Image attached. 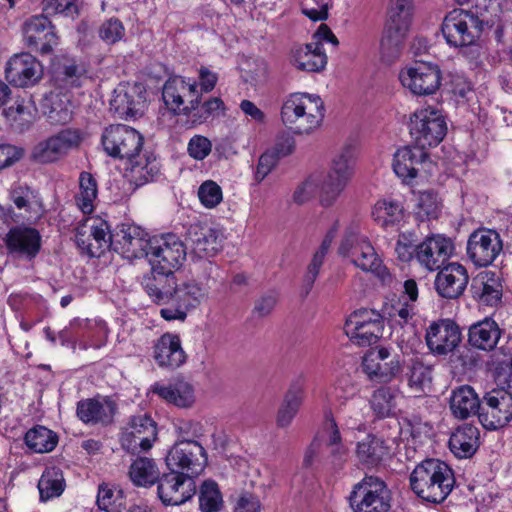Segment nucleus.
<instances>
[{
	"label": "nucleus",
	"instance_id": "dca6fc26",
	"mask_svg": "<svg viewBox=\"0 0 512 512\" xmlns=\"http://www.w3.org/2000/svg\"><path fill=\"white\" fill-rule=\"evenodd\" d=\"M512 420V396L501 389H492L482 398L479 422L487 430H497Z\"/></svg>",
	"mask_w": 512,
	"mask_h": 512
},
{
	"label": "nucleus",
	"instance_id": "a18cd8bd",
	"mask_svg": "<svg viewBox=\"0 0 512 512\" xmlns=\"http://www.w3.org/2000/svg\"><path fill=\"white\" fill-rule=\"evenodd\" d=\"M372 217L379 226L388 229L403 220L404 209L398 201L383 199L374 205Z\"/></svg>",
	"mask_w": 512,
	"mask_h": 512
},
{
	"label": "nucleus",
	"instance_id": "9d476101",
	"mask_svg": "<svg viewBox=\"0 0 512 512\" xmlns=\"http://www.w3.org/2000/svg\"><path fill=\"white\" fill-rule=\"evenodd\" d=\"M157 439V424L147 413L132 415L120 434L121 447L131 454L148 451Z\"/></svg>",
	"mask_w": 512,
	"mask_h": 512
},
{
	"label": "nucleus",
	"instance_id": "58836bf2",
	"mask_svg": "<svg viewBox=\"0 0 512 512\" xmlns=\"http://www.w3.org/2000/svg\"><path fill=\"white\" fill-rule=\"evenodd\" d=\"M150 391L162 400L180 408L190 407L194 402L192 386L185 381L170 384L154 383Z\"/></svg>",
	"mask_w": 512,
	"mask_h": 512
},
{
	"label": "nucleus",
	"instance_id": "e2e57ef3",
	"mask_svg": "<svg viewBox=\"0 0 512 512\" xmlns=\"http://www.w3.org/2000/svg\"><path fill=\"white\" fill-rule=\"evenodd\" d=\"M479 40L480 39H475L474 41L466 42L464 45L456 47L460 49L461 56L474 68H478L483 64L485 55L484 47Z\"/></svg>",
	"mask_w": 512,
	"mask_h": 512
},
{
	"label": "nucleus",
	"instance_id": "2f4dec72",
	"mask_svg": "<svg viewBox=\"0 0 512 512\" xmlns=\"http://www.w3.org/2000/svg\"><path fill=\"white\" fill-rule=\"evenodd\" d=\"M87 69L83 62L74 58L62 57L53 65L52 78L59 90H68L82 85Z\"/></svg>",
	"mask_w": 512,
	"mask_h": 512
},
{
	"label": "nucleus",
	"instance_id": "bf43d9fd",
	"mask_svg": "<svg viewBox=\"0 0 512 512\" xmlns=\"http://www.w3.org/2000/svg\"><path fill=\"white\" fill-rule=\"evenodd\" d=\"M10 200L19 210L31 212L34 206L39 205L36 193L28 186H17L10 191Z\"/></svg>",
	"mask_w": 512,
	"mask_h": 512
},
{
	"label": "nucleus",
	"instance_id": "cd10ccee",
	"mask_svg": "<svg viewBox=\"0 0 512 512\" xmlns=\"http://www.w3.org/2000/svg\"><path fill=\"white\" fill-rule=\"evenodd\" d=\"M469 281L466 268L459 263H449L436 275L434 285L438 295L446 299L460 297Z\"/></svg>",
	"mask_w": 512,
	"mask_h": 512
},
{
	"label": "nucleus",
	"instance_id": "864d4df0",
	"mask_svg": "<svg viewBox=\"0 0 512 512\" xmlns=\"http://www.w3.org/2000/svg\"><path fill=\"white\" fill-rule=\"evenodd\" d=\"M79 187L77 204L83 213H91L98 194L97 181L91 173L84 171L80 173Z\"/></svg>",
	"mask_w": 512,
	"mask_h": 512
},
{
	"label": "nucleus",
	"instance_id": "f704fd0d",
	"mask_svg": "<svg viewBox=\"0 0 512 512\" xmlns=\"http://www.w3.org/2000/svg\"><path fill=\"white\" fill-rule=\"evenodd\" d=\"M131 181L137 186H143L156 180L160 175L161 165L152 151L143 149L136 159L129 162Z\"/></svg>",
	"mask_w": 512,
	"mask_h": 512
},
{
	"label": "nucleus",
	"instance_id": "6e6d98bb",
	"mask_svg": "<svg viewBox=\"0 0 512 512\" xmlns=\"http://www.w3.org/2000/svg\"><path fill=\"white\" fill-rule=\"evenodd\" d=\"M222 505V496L218 484L213 480H206L200 487L199 506L203 512H216Z\"/></svg>",
	"mask_w": 512,
	"mask_h": 512
},
{
	"label": "nucleus",
	"instance_id": "e433bc0d",
	"mask_svg": "<svg viewBox=\"0 0 512 512\" xmlns=\"http://www.w3.org/2000/svg\"><path fill=\"white\" fill-rule=\"evenodd\" d=\"M350 260L362 271L371 272L382 280H385V278L389 276L382 260L367 239H362L359 242L358 246L353 250V255L350 257Z\"/></svg>",
	"mask_w": 512,
	"mask_h": 512
},
{
	"label": "nucleus",
	"instance_id": "f8f14e48",
	"mask_svg": "<svg viewBox=\"0 0 512 512\" xmlns=\"http://www.w3.org/2000/svg\"><path fill=\"white\" fill-rule=\"evenodd\" d=\"M402 85L417 96L434 94L441 86L442 73L437 64L415 61L399 74Z\"/></svg>",
	"mask_w": 512,
	"mask_h": 512
},
{
	"label": "nucleus",
	"instance_id": "412c9836",
	"mask_svg": "<svg viewBox=\"0 0 512 512\" xmlns=\"http://www.w3.org/2000/svg\"><path fill=\"white\" fill-rule=\"evenodd\" d=\"M429 153L417 145L403 146L394 153L393 170L403 182L411 183L421 172L430 170Z\"/></svg>",
	"mask_w": 512,
	"mask_h": 512
},
{
	"label": "nucleus",
	"instance_id": "aec40b11",
	"mask_svg": "<svg viewBox=\"0 0 512 512\" xmlns=\"http://www.w3.org/2000/svg\"><path fill=\"white\" fill-rule=\"evenodd\" d=\"M27 46L41 55L53 52L59 43L56 28L45 15H35L27 19L23 27Z\"/></svg>",
	"mask_w": 512,
	"mask_h": 512
},
{
	"label": "nucleus",
	"instance_id": "4be33fe9",
	"mask_svg": "<svg viewBox=\"0 0 512 512\" xmlns=\"http://www.w3.org/2000/svg\"><path fill=\"white\" fill-rule=\"evenodd\" d=\"M8 254L13 258L32 261L41 250V235L36 228L16 225L10 228L4 238Z\"/></svg>",
	"mask_w": 512,
	"mask_h": 512
},
{
	"label": "nucleus",
	"instance_id": "72a5a7b5",
	"mask_svg": "<svg viewBox=\"0 0 512 512\" xmlns=\"http://www.w3.org/2000/svg\"><path fill=\"white\" fill-rule=\"evenodd\" d=\"M450 410L452 415L460 420L467 419L481 412L480 400L475 390L469 385H462L452 391L450 397Z\"/></svg>",
	"mask_w": 512,
	"mask_h": 512
},
{
	"label": "nucleus",
	"instance_id": "4c0bfd02",
	"mask_svg": "<svg viewBox=\"0 0 512 512\" xmlns=\"http://www.w3.org/2000/svg\"><path fill=\"white\" fill-rule=\"evenodd\" d=\"M480 432L476 426L464 424L452 433L449 448L458 458L473 456L479 447Z\"/></svg>",
	"mask_w": 512,
	"mask_h": 512
},
{
	"label": "nucleus",
	"instance_id": "a19ab883",
	"mask_svg": "<svg viewBox=\"0 0 512 512\" xmlns=\"http://www.w3.org/2000/svg\"><path fill=\"white\" fill-rule=\"evenodd\" d=\"M141 96L136 87L130 90L117 89L110 100V111L122 119L134 118L140 114Z\"/></svg>",
	"mask_w": 512,
	"mask_h": 512
},
{
	"label": "nucleus",
	"instance_id": "c756f323",
	"mask_svg": "<svg viewBox=\"0 0 512 512\" xmlns=\"http://www.w3.org/2000/svg\"><path fill=\"white\" fill-rule=\"evenodd\" d=\"M43 114L52 125H65L73 119L74 104L72 95L55 89L46 94L42 100Z\"/></svg>",
	"mask_w": 512,
	"mask_h": 512
},
{
	"label": "nucleus",
	"instance_id": "f03ea898",
	"mask_svg": "<svg viewBox=\"0 0 512 512\" xmlns=\"http://www.w3.org/2000/svg\"><path fill=\"white\" fill-rule=\"evenodd\" d=\"M455 485L453 470L443 461L426 459L410 475V486L424 501L439 504L452 492Z\"/></svg>",
	"mask_w": 512,
	"mask_h": 512
},
{
	"label": "nucleus",
	"instance_id": "7ed1b4c3",
	"mask_svg": "<svg viewBox=\"0 0 512 512\" xmlns=\"http://www.w3.org/2000/svg\"><path fill=\"white\" fill-rule=\"evenodd\" d=\"M324 102L320 96L292 93L281 108L282 122L296 134H309L320 126L324 118Z\"/></svg>",
	"mask_w": 512,
	"mask_h": 512
},
{
	"label": "nucleus",
	"instance_id": "774afa93",
	"mask_svg": "<svg viewBox=\"0 0 512 512\" xmlns=\"http://www.w3.org/2000/svg\"><path fill=\"white\" fill-rule=\"evenodd\" d=\"M224 103L218 97H213L201 104L199 102L198 108L193 110V117L197 118L200 122H204L212 116L218 114L223 109Z\"/></svg>",
	"mask_w": 512,
	"mask_h": 512
},
{
	"label": "nucleus",
	"instance_id": "2eb2a0df",
	"mask_svg": "<svg viewBox=\"0 0 512 512\" xmlns=\"http://www.w3.org/2000/svg\"><path fill=\"white\" fill-rule=\"evenodd\" d=\"M187 256V247L175 234L152 237L148 260L151 267L175 272Z\"/></svg>",
	"mask_w": 512,
	"mask_h": 512
},
{
	"label": "nucleus",
	"instance_id": "c85d7f7f",
	"mask_svg": "<svg viewBox=\"0 0 512 512\" xmlns=\"http://www.w3.org/2000/svg\"><path fill=\"white\" fill-rule=\"evenodd\" d=\"M471 293L480 305L497 307L502 302V280L495 272H481L472 281Z\"/></svg>",
	"mask_w": 512,
	"mask_h": 512
},
{
	"label": "nucleus",
	"instance_id": "37998d69",
	"mask_svg": "<svg viewBox=\"0 0 512 512\" xmlns=\"http://www.w3.org/2000/svg\"><path fill=\"white\" fill-rule=\"evenodd\" d=\"M129 476L136 486L149 487L158 483L160 476L155 461L147 457H138L130 466Z\"/></svg>",
	"mask_w": 512,
	"mask_h": 512
},
{
	"label": "nucleus",
	"instance_id": "09e8293b",
	"mask_svg": "<svg viewBox=\"0 0 512 512\" xmlns=\"http://www.w3.org/2000/svg\"><path fill=\"white\" fill-rule=\"evenodd\" d=\"M407 35L397 31V29L392 30L384 27L380 42V55L383 62L391 64L400 57Z\"/></svg>",
	"mask_w": 512,
	"mask_h": 512
},
{
	"label": "nucleus",
	"instance_id": "39448f33",
	"mask_svg": "<svg viewBox=\"0 0 512 512\" xmlns=\"http://www.w3.org/2000/svg\"><path fill=\"white\" fill-rule=\"evenodd\" d=\"M409 131L413 144L426 150L442 142L447 133V123L440 110L427 107L413 113Z\"/></svg>",
	"mask_w": 512,
	"mask_h": 512
},
{
	"label": "nucleus",
	"instance_id": "7c9ffc66",
	"mask_svg": "<svg viewBox=\"0 0 512 512\" xmlns=\"http://www.w3.org/2000/svg\"><path fill=\"white\" fill-rule=\"evenodd\" d=\"M154 360L163 368L176 369L187 360L179 335L164 333L154 344Z\"/></svg>",
	"mask_w": 512,
	"mask_h": 512
},
{
	"label": "nucleus",
	"instance_id": "0eeeda50",
	"mask_svg": "<svg viewBox=\"0 0 512 512\" xmlns=\"http://www.w3.org/2000/svg\"><path fill=\"white\" fill-rule=\"evenodd\" d=\"M105 152L119 159H136L143 150L144 137L136 129L123 124L110 125L101 137Z\"/></svg>",
	"mask_w": 512,
	"mask_h": 512
},
{
	"label": "nucleus",
	"instance_id": "473e14b6",
	"mask_svg": "<svg viewBox=\"0 0 512 512\" xmlns=\"http://www.w3.org/2000/svg\"><path fill=\"white\" fill-rule=\"evenodd\" d=\"M502 329L490 317L478 321L469 327L468 343L473 348L490 352L494 350L501 338Z\"/></svg>",
	"mask_w": 512,
	"mask_h": 512
},
{
	"label": "nucleus",
	"instance_id": "13d9d810",
	"mask_svg": "<svg viewBox=\"0 0 512 512\" xmlns=\"http://www.w3.org/2000/svg\"><path fill=\"white\" fill-rule=\"evenodd\" d=\"M395 392L391 387H381L373 393L371 408L378 417L384 418L392 414L396 405Z\"/></svg>",
	"mask_w": 512,
	"mask_h": 512
},
{
	"label": "nucleus",
	"instance_id": "680f3d73",
	"mask_svg": "<svg viewBox=\"0 0 512 512\" xmlns=\"http://www.w3.org/2000/svg\"><path fill=\"white\" fill-rule=\"evenodd\" d=\"M400 371L401 364L398 356L379 363V369L373 367L372 370H364L370 379H379L384 382L395 377Z\"/></svg>",
	"mask_w": 512,
	"mask_h": 512
},
{
	"label": "nucleus",
	"instance_id": "ddd939ff",
	"mask_svg": "<svg viewBox=\"0 0 512 512\" xmlns=\"http://www.w3.org/2000/svg\"><path fill=\"white\" fill-rule=\"evenodd\" d=\"M165 460L169 469L195 477L203 471L207 463V455L199 442L184 439L171 447Z\"/></svg>",
	"mask_w": 512,
	"mask_h": 512
},
{
	"label": "nucleus",
	"instance_id": "6e6552de",
	"mask_svg": "<svg viewBox=\"0 0 512 512\" xmlns=\"http://www.w3.org/2000/svg\"><path fill=\"white\" fill-rule=\"evenodd\" d=\"M353 154L347 147L337 155L332 162V167L320 183V203L324 207L332 206L346 187L352 176Z\"/></svg>",
	"mask_w": 512,
	"mask_h": 512
},
{
	"label": "nucleus",
	"instance_id": "5701e85b",
	"mask_svg": "<svg viewBox=\"0 0 512 512\" xmlns=\"http://www.w3.org/2000/svg\"><path fill=\"white\" fill-rule=\"evenodd\" d=\"M117 412L118 403L112 396L97 395L82 399L78 401L76 407V415L83 423L104 427L114 423Z\"/></svg>",
	"mask_w": 512,
	"mask_h": 512
},
{
	"label": "nucleus",
	"instance_id": "603ef678",
	"mask_svg": "<svg viewBox=\"0 0 512 512\" xmlns=\"http://www.w3.org/2000/svg\"><path fill=\"white\" fill-rule=\"evenodd\" d=\"M413 16V6L391 1L385 28L408 34Z\"/></svg>",
	"mask_w": 512,
	"mask_h": 512
},
{
	"label": "nucleus",
	"instance_id": "b1692460",
	"mask_svg": "<svg viewBox=\"0 0 512 512\" xmlns=\"http://www.w3.org/2000/svg\"><path fill=\"white\" fill-rule=\"evenodd\" d=\"M43 77V66L30 53L14 55L5 68L6 80L16 87H29L38 83Z\"/></svg>",
	"mask_w": 512,
	"mask_h": 512
},
{
	"label": "nucleus",
	"instance_id": "0e129e2a",
	"mask_svg": "<svg viewBox=\"0 0 512 512\" xmlns=\"http://www.w3.org/2000/svg\"><path fill=\"white\" fill-rule=\"evenodd\" d=\"M100 38L108 44H114L124 36V27L118 19H109L99 29Z\"/></svg>",
	"mask_w": 512,
	"mask_h": 512
},
{
	"label": "nucleus",
	"instance_id": "338daca9",
	"mask_svg": "<svg viewBox=\"0 0 512 512\" xmlns=\"http://www.w3.org/2000/svg\"><path fill=\"white\" fill-rule=\"evenodd\" d=\"M211 149V141L202 135L193 136L187 148L189 155L195 160L205 159L210 154Z\"/></svg>",
	"mask_w": 512,
	"mask_h": 512
},
{
	"label": "nucleus",
	"instance_id": "052dcab7",
	"mask_svg": "<svg viewBox=\"0 0 512 512\" xmlns=\"http://www.w3.org/2000/svg\"><path fill=\"white\" fill-rule=\"evenodd\" d=\"M198 198L206 208H214L223 199L222 189L212 180L204 181L198 188Z\"/></svg>",
	"mask_w": 512,
	"mask_h": 512
},
{
	"label": "nucleus",
	"instance_id": "6ab92c4d",
	"mask_svg": "<svg viewBox=\"0 0 512 512\" xmlns=\"http://www.w3.org/2000/svg\"><path fill=\"white\" fill-rule=\"evenodd\" d=\"M503 248L499 233L492 229L479 228L473 231L467 241V256L478 267L491 265Z\"/></svg>",
	"mask_w": 512,
	"mask_h": 512
},
{
	"label": "nucleus",
	"instance_id": "5fc2aeb1",
	"mask_svg": "<svg viewBox=\"0 0 512 512\" xmlns=\"http://www.w3.org/2000/svg\"><path fill=\"white\" fill-rule=\"evenodd\" d=\"M302 392L299 388L290 389L279 408L277 414V426L281 428L288 427L302 404Z\"/></svg>",
	"mask_w": 512,
	"mask_h": 512
},
{
	"label": "nucleus",
	"instance_id": "8fccbe9b",
	"mask_svg": "<svg viewBox=\"0 0 512 512\" xmlns=\"http://www.w3.org/2000/svg\"><path fill=\"white\" fill-rule=\"evenodd\" d=\"M421 238L422 235L416 229L400 232L395 245L397 259L403 263L416 259Z\"/></svg>",
	"mask_w": 512,
	"mask_h": 512
},
{
	"label": "nucleus",
	"instance_id": "f257e3e1",
	"mask_svg": "<svg viewBox=\"0 0 512 512\" xmlns=\"http://www.w3.org/2000/svg\"><path fill=\"white\" fill-rule=\"evenodd\" d=\"M141 285L153 303L163 306L160 316L167 321H184L199 306L201 289L193 283H179L175 272L151 267Z\"/></svg>",
	"mask_w": 512,
	"mask_h": 512
},
{
	"label": "nucleus",
	"instance_id": "ea45409f",
	"mask_svg": "<svg viewBox=\"0 0 512 512\" xmlns=\"http://www.w3.org/2000/svg\"><path fill=\"white\" fill-rule=\"evenodd\" d=\"M405 378L415 396H421L431 389L432 367L418 357L411 358L405 365Z\"/></svg>",
	"mask_w": 512,
	"mask_h": 512
},
{
	"label": "nucleus",
	"instance_id": "bb28decb",
	"mask_svg": "<svg viewBox=\"0 0 512 512\" xmlns=\"http://www.w3.org/2000/svg\"><path fill=\"white\" fill-rule=\"evenodd\" d=\"M186 241L191 248V253L198 258L213 257L222 249L221 233L207 225H190Z\"/></svg>",
	"mask_w": 512,
	"mask_h": 512
},
{
	"label": "nucleus",
	"instance_id": "1a4fd4ad",
	"mask_svg": "<svg viewBox=\"0 0 512 512\" xmlns=\"http://www.w3.org/2000/svg\"><path fill=\"white\" fill-rule=\"evenodd\" d=\"M383 316L374 309L360 308L350 314L345 322V332L359 346H370L382 337Z\"/></svg>",
	"mask_w": 512,
	"mask_h": 512
},
{
	"label": "nucleus",
	"instance_id": "3c124183",
	"mask_svg": "<svg viewBox=\"0 0 512 512\" xmlns=\"http://www.w3.org/2000/svg\"><path fill=\"white\" fill-rule=\"evenodd\" d=\"M38 489L42 501H47L62 494L64 490V478L60 469H46L42 474Z\"/></svg>",
	"mask_w": 512,
	"mask_h": 512
},
{
	"label": "nucleus",
	"instance_id": "c03bdc74",
	"mask_svg": "<svg viewBox=\"0 0 512 512\" xmlns=\"http://www.w3.org/2000/svg\"><path fill=\"white\" fill-rule=\"evenodd\" d=\"M1 114L5 119V123L17 133L28 130L35 119L32 113V106L25 104L24 101H17L8 108H4Z\"/></svg>",
	"mask_w": 512,
	"mask_h": 512
},
{
	"label": "nucleus",
	"instance_id": "f3484780",
	"mask_svg": "<svg viewBox=\"0 0 512 512\" xmlns=\"http://www.w3.org/2000/svg\"><path fill=\"white\" fill-rule=\"evenodd\" d=\"M157 484L158 497L165 506L181 505L196 494L194 477L175 469L162 474Z\"/></svg>",
	"mask_w": 512,
	"mask_h": 512
},
{
	"label": "nucleus",
	"instance_id": "c9c22d12",
	"mask_svg": "<svg viewBox=\"0 0 512 512\" xmlns=\"http://www.w3.org/2000/svg\"><path fill=\"white\" fill-rule=\"evenodd\" d=\"M292 64L301 71L319 72L327 64L322 43L311 42L293 50Z\"/></svg>",
	"mask_w": 512,
	"mask_h": 512
},
{
	"label": "nucleus",
	"instance_id": "69168bd1",
	"mask_svg": "<svg viewBox=\"0 0 512 512\" xmlns=\"http://www.w3.org/2000/svg\"><path fill=\"white\" fill-rule=\"evenodd\" d=\"M419 216H426L427 218H437L440 211L439 203L436 194L431 191H425L419 197Z\"/></svg>",
	"mask_w": 512,
	"mask_h": 512
},
{
	"label": "nucleus",
	"instance_id": "79ce46f5",
	"mask_svg": "<svg viewBox=\"0 0 512 512\" xmlns=\"http://www.w3.org/2000/svg\"><path fill=\"white\" fill-rule=\"evenodd\" d=\"M387 452L384 441L374 435H368L365 439L358 442L356 448L358 460L367 468L377 467Z\"/></svg>",
	"mask_w": 512,
	"mask_h": 512
},
{
	"label": "nucleus",
	"instance_id": "a211bd4d",
	"mask_svg": "<svg viewBox=\"0 0 512 512\" xmlns=\"http://www.w3.org/2000/svg\"><path fill=\"white\" fill-rule=\"evenodd\" d=\"M152 237L140 226L121 224L115 231L114 251L129 260L148 258Z\"/></svg>",
	"mask_w": 512,
	"mask_h": 512
},
{
	"label": "nucleus",
	"instance_id": "393cba45",
	"mask_svg": "<svg viewBox=\"0 0 512 512\" xmlns=\"http://www.w3.org/2000/svg\"><path fill=\"white\" fill-rule=\"evenodd\" d=\"M425 339L433 354L446 355L453 352L461 342V331L454 321L442 319L430 324Z\"/></svg>",
	"mask_w": 512,
	"mask_h": 512
},
{
	"label": "nucleus",
	"instance_id": "423d86ee",
	"mask_svg": "<svg viewBox=\"0 0 512 512\" xmlns=\"http://www.w3.org/2000/svg\"><path fill=\"white\" fill-rule=\"evenodd\" d=\"M82 131L78 128H65L36 143L30 152V160L37 164H51L66 157L70 151L80 146Z\"/></svg>",
	"mask_w": 512,
	"mask_h": 512
},
{
	"label": "nucleus",
	"instance_id": "a878e982",
	"mask_svg": "<svg viewBox=\"0 0 512 512\" xmlns=\"http://www.w3.org/2000/svg\"><path fill=\"white\" fill-rule=\"evenodd\" d=\"M453 244L450 239L440 234L426 236L418 244L417 262L429 271L438 270L450 257Z\"/></svg>",
	"mask_w": 512,
	"mask_h": 512
},
{
	"label": "nucleus",
	"instance_id": "9b49d317",
	"mask_svg": "<svg viewBox=\"0 0 512 512\" xmlns=\"http://www.w3.org/2000/svg\"><path fill=\"white\" fill-rule=\"evenodd\" d=\"M166 107L174 114L190 115L198 108L200 94L196 81H186L180 76L170 77L162 89Z\"/></svg>",
	"mask_w": 512,
	"mask_h": 512
},
{
	"label": "nucleus",
	"instance_id": "4468645a",
	"mask_svg": "<svg viewBox=\"0 0 512 512\" xmlns=\"http://www.w3.org/2000/svg\"><path fill=\"white\" fill-rule=\"evenodd\" d=\"M385 483L377 477L366 476L354 486L349 501L354 512H389Z\"/></svg>",
	"mask_w": 512,
	"mask_h": 512
},
{
	"label": "nucleus",
	"instance_id": "4d7b16f0",
	"mask_svg": "<svg viewBox=\"0 0 512 512\" xmlns=\"http://www.w3.org/2000/svg\"><path fill=\"white\" fill-rule=\"evenodd\" d=\"M93 241H96L97 246H93V254L102 255L106 250L114 251L115 232L111 233L109 225L104 220H99L97 225L90 226L89 234Z\"/></svg>",
	"mask_w": 512,
	"mask_h": 512
},
{
	"label": "nucleus",
	"instance_id": "de8ad7c7",
	"mask_svg": "<svg viewBox=\"0 0 512 512\" xmlns=\"http://www.w3.org/2000/svg\"><path fill=\"white\" fill-rule=\"evenodd\" d=\"M25 443L35 453L51 452L58 443V436L44 426H36L25 434Z\"/></svg>",
	"mask_w": 512,
	"mask_h": 512
},
{
	"label": "nucleus",
	"instance_id": "20e7f679",
	"mask_svg": "<svg viewBox=\"0 0 512 512\" xmlns=\"http://www.w3.org/2000/svg\"><path fill=\"white\" fill-rule=\"evenodd\" d=\"M486 20L483 14L465 9L448 12L441 24V32L450 47L462 46L466 42L480 39Z\"/></svg>",
	"mask_w": 512,
	"mask_h": 512
},
{
	"label": "nucleus",
	"instance_id": "49530a36",
	"mask_svg": "<svg viewBox=\"0 0 512 512\" xmlns=\"http://www.w3.org/2000/svg\"><path fill=\"white\" fill-rule=\"evenodd\" d=\"M221 274L222 272L218 265L209 260H204L197 265L196 279L185 281V283H193L201 289L199 304L208 290L214 288L222 280Z\"/></svg>",
	"mask_w": 512,
	"mask_h": 512
}]
</instances>
